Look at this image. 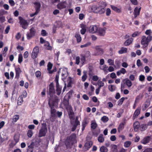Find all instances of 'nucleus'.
<instances>
[{
  "label": "nucleus",
  "mask_w": 152,
  "mask_h": 152,
  "mask_svg": "<svg viewBox=\"0 0 152 152\" xmlns=\"http://www.w3.org/2000/svg\"><path fill=\"white\" fill-rule=\"evenodd\" d=\"M76 137V134L72 133L70 135L67 136L65 140L64 143L67 149L70 148L74 144Z\"/></svg>",
  "instance_id": "obj_1"
},
{
  "label": "nucleus",
  "mask_w": 152,
  "mask_h": 152,
  "mask_svg": "<svg viewBox=\"0 0 152 152\" xmlns=\"http://www.w3.org/2000/svg\"><path fill=\"white\" fill-rule=\"evenodd\" d=\"M91 129L92 132H90L88 133L87 137H86V141H90V140L91 139L92 137V134H94V130L95 129V121H92L91 122Z\"/></svg>",
  "instance_id": "obj_2"
},
{
  "label": "nucleus",
  "mask_w": 152,
  "mask_h": 152,
  "mask_svg": "<svg viewBox=\"0 0 152 152\" xmlns=\"http://www.w3.org/2000/svg\"><path fill=\"white\" fill-rule=\"evenodd\" d=\"M48 131L47 129L46 125H42L39 130L38 134V137H44L46 135V134Z\"/></svg>",
  "instance_id": "obj_3"
},
{
  "label": "nucleus",
  "mask_w": 152,
  "mask_h": 152,
  "mask_svg": "<svg viewBox=\"0 0 152 152\" xmlns=\"http://www.w3.org/2000/svg\"><path fill=\"white\" fill-rule=\"evenodd\" d=\"M78 117L77 116L75 119V121H71V124L72 125V126L71 128V130L72 132L74 131L77 126L80 125V122L78 120Z\"/></svg>",
  "instance_id": "obj_4"
},
{
  "label": "nucleus",
  "mask_w": 152,
  "mask_h": 152,
  "mask_svg": "<svg viewBox=\"0 0 152 152\" xmlns=\"http://www.w3.org/2000/svg\"><path fill=\"white\" fill-rule=\"evenodd\" d=\"M19 23L21 26L24 29H26L28 25L27 20L23 19L22 17L19 16L18 17Z\"/></svg>",
  "instance_id": "obj_5"
},
{
  "label": "nucleus",
  "mask_w": 152,
  "mask_h": 152,
  "mask_svg": "<svg viewBox=\"0 0 152 152\" xmlns=\"http://www.w3.org/2000/svg\"><path fill=\"white\" fill-rule=\"evenodd\" d=\"M54 87L53 82L51 83L49 85V94L51 97H53L55 93Z\"/></svg>",
  "instance_id": "obj_6"
},
{
  "label": "nucleus",
  "mask_w": 152,
  "mask_h": 152,
  "mask_svg": "<svg viewBox=\"0 0 152 152\" xmlns=\"http://www.w3.org/2000/svg\"><path fill=\"white\" fill-rule=\"evenodd\" d=\"M39 48L37 46H35L33 49L31 57L33 59L36 58L39 53Z\"/></svg>",
  "instance_id": "obj_7"
},
{
  "label": "nucleus",
  "mask_w": 152,
  "mask_h": 152,
  "mask_svg": "<svg viewBox=\"0 0 152 152\" xmlns=\"http://www.w3.org/2000/svg\"><path fill=\"white\" fill-rule=\"evenodd\" d=\"M30 32L27 33V37L30 38L33 37L35 34L36 31L35 28L32 27L30 30Z\"/></svg>",
  "instance_id": "obj_8"
},
{
  "label": "nucleus",
  "mask_w": 152,
  "mask_h": 152,
  "mask_svg": "<svg viewBox=\"0 0 152 152\" xmlns=\"http://www.w3.org/2000/svg\"><path fill=\"white\" fill-rule=\"evenodd\" d=\"M151 138L150 136H147L145 137L140 142L141 143L145 145L149 143L151 140Z\"/></svg>",
  "instance_id": "obj_9"
},
{
  "label": "nucleus",
  "mask_w": 152,
  "mask_h": 152,
  "mask_svg": "<svg viewBox=\"0 0 152 152\" xmlns=\"http://www.w3.org/2000/svg\"><path fill=\"white\" fill-rule=\"evenodd\" d=\"M106 30V28L105 27H104L103 28H99L96 31V33L98 35L103 36L105 34V31Z\"/></svg>",
  "instance_id": "obj_10"
},
{
  "label": "nucleus",
  "mask_w": 152,
  "mask_h": 152,
  "mask_svg": "<svg viewBox=\"0 0 152 152\" xmlns=\"http://www.w3.org/2000/svg\"><path fill=\"white\" fill-rule=\"evenodd\" d=\"M93 144L92 142L90 141H87L86 142L85 144V145L83 147V149L85 151H86L88 150L89 148L92 146Z\"/></svg>",
  "instance_id": "obj_11"
},
{
  "label": "nucleus",
  "mask_w": 152,
  "mask_h": 152,
  "mask_svg": "<svg viewBox=\"0 0 152 152\" xmlns=\"http://www.w3.org/2000/svg\"><path fill=\"white\" fill-rule=\"evenodd\" d=\"M66 1L61 2L57 5V8L60 10L65 8L66 7Z\"/></svg>",
  "instance_id": "obj_12"
},
{
  "label": "nucleus",
  "mask_w": 152,
  "mask_h": 152,
  "mask_svg": "<svg viewBox=\"0 0 152 152\" xmlns=\"http://www.w3.org/2000/svg\"><path fill=\"white\" fill-rule=\"evenodd\" d=\"M81 29L80 30V33L82 34H84L86 32V30L88 29V27L83 23L80 25Z\"/></svg>",
  "instance_id": "obj_13"
},
{
  "label": "nucleus",
  "mask_w": 152,
  "mask_h": 152,
  "mask_svg": "<svg viewBox=\"0 0 152 152\" xmlns=\"http://www.w3.org/2000/svg\"><path fill=\"white\" fill-rule=\"evenodd\" d=\"M151 39H142L141 41V44L145 47L148 45L149 42L151 41Z\"/></svg>",
  "instance_id": "obj_14"
},
{
  "label": "nucleus",
  "mask_w": 152,
  "mask_h": 152,
  "mask_svg": "<svg viewBox=\"0 0 152 152\" xmlns=\"http://www.w3.org/2000/svg\"><path fill=\"white\" fill-rule=\"evenodd\" d=\"M20 135L18 134H15L14 137V140L15 141V143L13 144L12 142L10 143V145H13V146L15 145L20 140Z\"/></svg>",
  "instance_id": "obj_15"
},
{
  "label": "nucleus",
  "mask_w": 152,
  "mask_h": 152,
  "mask_svg": "<svg viewBox=\"0 0 152 152\" xmlns=\"http://www.w3.org/2000/svg\"><path fill=\"white\" fill-rule=\"evenodd\" d=\"M103 53V49L98 46L96 47V55H102Z\"/></svg>",
  "instance_id": "obj_16"
},
{
  "label": "nucleus",
  "mask_w": 152,
  "mask_h": 152,
  "mask_svg": "<svg viewBox=\"0 0 152 152\" xmlns=\"http://www.w3.org/2000/svg\"><path fill=\"white\" fill-rule=\"evenodd\" d=\"M140 10L141 7L138 9L137 7H136L135 8L134 10V15L135 18H136L139 15Z\"/></svg>",
  "instance_id": "obj_17"
},
{
  "label": "nucleus",
  "mask_w": 152,
  "mask_h": 152,
  "mask_svg": "<svg viewBox=\"0 0 152 152\" xmlns=\"http://www.w3.org/2000/svg\"><path fill=\"white\" fill-rule=\"evenodd\" d=\"M68 113L69 118L71 120H74L75 119V118L74 117V113L72 109L70 110L68 112Z\"/></svg>",
  "instance_id": "obj_18"
},
{
  "label": "nucleus",
  "mask_w": 152,
  "mask_h": 152,
  "mask_svg": "<svg viewBox=\"0 0 152 152\" xmlns=\"http://www.w3.org/2000/svg\"><path fill=\"white\" fill-rule=\"evenodd\" d=\"M88 121L86 119H84L82 122V131H83L85 129V128L87 124L88 123Z\"/></svg>",
  "instance_id": "obj_19"
},
{
  "label": "nucleus",
  "mask_w": 152,
  "mask_h": 152,
  "mask_svg": "<svg viewBox=\"0 0 152 152\" xmlns=\"http://www.w3.org/2000/svg\"><path fill=\"white\" fill-rule=\"evenodd\" d=\"M62 87L60 86L59 85H56V93L58 96H59L61 92Z\"/></svg>",
  "instance_id": "obj_20"
},
{
  "label": "nucleus",
  "mask_w": 152,
  "mask_h": 152,
  "mask_svg": "<svg viewBox=\"0 0 152 152\" xmlns=\"http://www.w3.org/2000/svg\"><path fill=\"white\" fill-rule=\"evenodd\" d=\"M140 108H137L135 111L133 115V119H135L140 113Z\"/></svg>",
  "instance_id": "obj_21"
},
{
  "label": "nucleus",
  "mask_w": 152,
  "mask_h": 152,
  "mask_svg": "<svg viewBox=\"0 0 152 152\" xmlns=\"http://www.w3.org/2000/svg\"><path fill=\"white\" fill-rule=\"evenodd\" d=\"M134 129L135 132H137L140 127V123L138 121L134 122L133 124Z\"/></svg>",
  "instance_id": "obj_22"
},
{
  "label": "nucleus",
  "mask_w": 152,
  "mask_h": 152,
  "mask_svg": "<svg viewBox=\"0 0 152 152\" xmlns=\"http://www.w3.org/2000/svg\"><path fill=\"white\" fill-rule=\"evenodd\" d=\"M125 84L128 87H130L132 86V83L131 81L128 78L124 80Z\"/></svg>",
  "instance_id": "obj_23"
},
{
  "label": "nucleus",
  "mask_w": 152,
  "mask_h": 152,
  "mask_svg": "<svg viewBox=\"0 0 152 152\" xmlns=\"http://www.w3.org/2000/svg\"><path fill=\"white\" fill-rule=\"evenodd\" d=\"M16 73L15 77L18 78L20 76V73L21 72V71L19 67L16 68H15Z\"/></svg>",
  "instance_id": "obj_24"
},
{
  "label": "nucleus",
  "mask_w": 152,
  "mask_h": 152,
  "mask_svg": "<svg viewBox=\"0 0 152 152\" xmlns=\"http://www.w3.org/2000/svg\"><path fill=\"white\" fill-rule=\"evenodd\" d=\"M125 124V122H124L121 123L118 127V131L120 132L121 131H122L124 128V126Z\"/></svg>",
  "instance_id": "obj_25"
},
{
  "label": "nucleus",
  "mask_w": 152,
  "mask_h": 152,
  "mask_svg": "<svg viewBox=\"0 0 152 152\" xmlns=\"http://www.w3.org/2000/svg\"><path fill=\"white\" fill-rule=\"evenodd\" d=\"M34 4L35 5V8L36 11H37L39 12L41 7V4L40 3L38 2H36L34 3Z\"/></svg>",
  "instance_id": "obj_26"
},
{
  "label": "nucleus",
  "mask_w": 152,
  "mask_h": 152,
  "mask_svg": "<svg viewBox=\"0 0 152 152\" xmlns=\"http://www.w3.org/2000/svg\"><path fill=\"white\" fill-rule=\"evenodd\" d=\"M51 108V116L53 117H55L56 116V110L54 108Z\"/></svg>",
  "instance_id": "obj_27"
},
{
  "label": "nucleus",
  "mask_w": 152,
  "mask_h": 152,
  "mask_svg": "<svg viewBox=\"0 0 152 152\" xmlns=\"http://www.w3.org/2000/svg\"><path fill=\"white\" fill-rule=\"evenodd\" d=\"M94 26L92 25L90 26L89 27H88V30L89 33H94L95 32L94 31Z\"/></svg>",
  "instance_id": "obj_28"
},
{
  "label": "nucleus",
  "mask_w": 152,
  "mask_h": 152,
  "mask_svg": "<svg viewBox=\"0 0 152 152\" xmlns=\"http://www.w3.org/2000/svg\"><path fill=\"white\" fill-rule=\"evenodd\" d=\"M127 48L122 47L121 48V49L118 51V53L120 54L125 53L127 52Z\"/></svg>",
  "instance_id": "obj_29"
},
{
  "label": "nucleus",
  "mask_w": 152,
  "mask_h": 152,
  "mask_svg": "<svg viewBox=\"0 0 152 152\" xmlns=\"http://www.w3.org/2000/svg\"><path fill=\"white\" fill-rule=\"evenodd\" d=\"M133 41V39H128L125 42L124 44L126 46L129 45L132 43Z\"/></svg>",
  "instance_id": "obj_30"
},
{
  "label": "nucleus",
  "mask_w": 152,
  "mask_h": 152,
  "mask_svg": "<svg viewBox=\"0 0 152 152\" xmlns=\"http://www.w3.org/2000/svg\"><path fill=\"white\" fill-rule=\"evenodd\" d=\"M111 8L114 11L118 13L121 12V10L118 8L117 7L113 5H111Z\"/></svg>",
  "instance_id": "obj_31"
},
{
  "label": "nucleus",
  "mask_w": 152,
  "mask_h": 152,
  "mask_svg": "<svg viewBox=\"0 0 152 152\" xmlns=\"http://www.w3.org/2000/svg\"><path fill=\"white\" fill-rule=\"evenodd\" d=\"M23 102V98L22 96H20L18 99V105H21Z\"/></svg>",
  "instance_id": "obj_32"
},
{
  "label": "nucleus",
  "mask_w": 152,
  "mask_h": 152,
  "mask_svg": "<svg viewBox=\"0 0 152 152\" xmlns=\"http://www.w3.org/2000/svg\"><path fill=\"white\" fill-rule=\"evenodd\" d=\"M102 134H100L98 138V140L99 142H102L104 141V138L103 137Z\"/></svg>",
  "instance_id": "obj_33"
},
{
  "label": "nucleus",
  "mask_w": 152,
  "mask_h": 152,
  "mask_svg": "<svg viewBox=\"0 0 152 152\" xmlns=\"http://www.w3.org/2000/svg\"><path fill=\"white\" fill-rule=\"evenodd\" d=\"M60 71L58 72V75H57L56 76L55 81L56 83V85H59L58 83L59 74Z\"/></svg>",
  "instance_id": "obj_34"
},
{
  "label": "nucleus",
  "mask_w": 152,
  "mask_h": 152,
  "mask_svg": "<svg viewBox=\"0 0 152 152\" xmlns=\"http://www.w3.org/2000/svg\"><path fill=\"white\" fill-rule=\"evenodd\" d=\"M19 115H16L13 116L12 118V122H15L19 119Z\"/></svg>",
  "instance_id": "obj_35"
},
{
  "label": "nucleus",
  "mask_w": 152,
  "mask_h": 152,
  "mask_svg": "<svg viewBox=\"0 0 152 152\" xmlns=\"http://www.w3.org/2000/svg\"><path fill=\"white\" fill-rule=\"evenodd\" d=\"M107 66L105 65H104L103 66L101 65L99 67L101 69L105 72H107Z\"/></svg>",
  "instance_id": "obj_36"
},
{
  "label": "nucleus",
  "mask_w": 152,
  "mask_h": 152,
  "mask_svg": "<svg viewBox=\"0 0 152 152\" xmlns=\"http://www.w3.org/2000/svg\"><path fill=\"white\" fill-rule=\"evenodd\" d=\"M100 150L101 152H107L108 149L106 147L103 146L101 147Z\"/></svg>",
  "instance_id": "obj_37"
},
{
  "label": "nucleus",
  "mask_w": 152,
  "mask_h": 152,
  "mask_svg": "<svg viewBox=\"0 0 152 152\" xmlns=\"http://www.w3.org/2000/svg\"><path fill=\"white\" fill-rule=\"evenodd\" d=\"M147 124H143L141 125L140 127L141 129V131H143L146 130L147 128Z\"/></svg>",
  "instance_id": "obj_38"
},
{
  "label": "nucleus",
  "mask_w": 152,
  "mask_h": 152,
  "mask_svg": "<svg viewBox=\"0 0 152 152\" xmlns=\"http://www.w3.org/2000/svg\"><path fill=\"white\" fill-rule=\"evenodd\" d=\"M33 132L32 130H28L27 133V135L29 137H31L33 135Z\"/></svg>",
  "instance_id": "obj_39"
},
{
  "label": "nucleus",
  "mask_w": 152,
  "mask_h": 152,
  "mask_svg": "<svg viewBox=\"0 0 152 152\" xmlns=\"http://www.w3.org/2000/svg\"><path fill=\"white\" fill-rule=\"evenodd\" d=\"M108 119V118L107 116H103L101 118V121L104 122H107Z\"/></svg>",
  "instance_id": "obj_40"
},
{
  "label": "nucleus",
  "mask_w": 152,
  "mask_h": 152,
  "mask_svg": "<svg viewBox=\"0 0 152 152\" xmlns=\"http://www.w3.org/2000/svg\"><path fill=\"white\" fill-rule=\"evenodd\" d=\"M109 89L111 91H113L116 89L115 86L113 85H111L109 86Z\"/></svg>",
  "instance_id": "obj_41"
},
{
  "label": "nucleus",
  "mask_w": 152,
  "mask_h": 152,
  "mask_svg": "<svg viewBox=\"0 0 152 152\" xmlns=\"http://www.w3.org/2000/svg\"><path fill=\"white\" fill-rule=\"evenodd\" d=\"M23 56L22 55L20 54L18 55V62L19 64H21L23 61Z\"/></svg>",
  "instance_id": "obj_42"
},
{
  "label": "nucleus",
  "mask_w": 152,
  "mask_h": 152,
  "mask_svg": "<svg viewBox=\"0 0 152 152\" xmlns=\"http://www.w3.org/2000/svg\"><path fill=\"white\" fill-rule=\"evenodd\" d=\"M45 46H46L45 48L47 50H52V47L50 45V44L48 42H47V44H46Z\"/></svg>",
  "instance_id": "obj_43"
},
{
  "label": "nucleus",
  "mask_w": 152,
  "mask_h": 152,
  "mask_svg": "<svg viewBox=\"0 0 152 152\" xmlns=\"http://www.w3.org/2000/svg\"><path fill=\"white\" fill-rule=\"evenodd\" d=\"M131 144V142L129 141H127L125 142L124 143V146L126 147L127 148Z\"/></svg>",
  "instance_id": "obj_44"
},
{
  "label": "nucleus",
  "mask_w": 152,
  "mask_h": 152,
  "mask_svg": "<svg viewBox=\"0 0 152 152\" xmlns=\"http://www.w3.org/2000/svg\"><path fill=\"white\" fill-rule=\"evenodd\" d=\"M112 150L113 152H118V151L116 145H113L112 146Z\"/></svg>",
  "instance_id": "obj_45"
},
{
  "label": "nucleus",
  "mask_w": 152,
  "mask_h": 152,
  "mask_svg": "<svg viewBox=\"0 0 152 152\" xmlns=\"http://www.w3.org/2000/svg\"><path fill=\"white\" fill-rule=\"evenodd\" d=\"M87 77L86 72H84V74L82 77V80L83 82L85 81L86 80Z\"/></svg>",
  "instance_id": "obj_46"
},
{
  "label": "nucleus",
  "mask_w": 152,
  "mask_h": 152,
  "mask_svg": "<svg viewBox=\"0 0 152 152\" xmlns=\"http://www.w3.org/2000/svg\"><path fill=\"white\" fill-rule=\"evenodd\" d=\"M125 99L124 97H122L120 99L118 102V105H121L124 100Z\"/></svg>",
  "instance_id": "obj_47"
},
{
  "label": "nucleus",
  "mask_w": 152,
  "mask_h": 152,
  "mask_svg": "<svg viewBox=\"0 0 152 152\" xmlns=\"http://www.w3.org/2000/svg\"><path fill=\"white\" fill-rule=\"evenodd\" d=\"M29 149H28L27 152H30V151L32 150L33 151V148H34V145L32 143H31L28 146Z\"/></svg>",
  "instance_id": "obj_48"
},
{
  "label": "nucleus",
  "mask_w": 152,
  "mask_h": 152,
  "mask_svg": "<svg viewBox=\"0 0 152 152\" xmlns=\"http://www.w3.org/2000/svg\"><path fill=\"white\" fill-rule=\"evenodd\" d=\"M99 4L101 7H104L106 6L107 4L105 2L103 1L100 2H99Z\"/></svg>",
  "instance_id": "obj_49"
},
{
  "label": "nucleus",
  "mask_w": 152,
  "mask_h": 152,
  "mask_svg": "<svg viewBox=\"0 0 152 152\" xmlns=\"http://www.w3.org/2000/svg\"><path fill=\"white\" fill-rule=\"evenodd\" d=\"M47 66V69L48 70H50L51 69L52 67L53 64L50 62H48V64Z\"/></svg>",
  "instance_id": "obj_50"
},
{
  "label": "nucleus",
  "mask_w": 152,
  "mask_h": 152,
  "mask_svg": "<svg viewBox=\"0 0 152 152\" xmlns=\"http://www.w3.org/2000/svg\"><path fill=\"white\" fill-rule=\"evenodd\" d=\"M54 104L55 102L54 101H53L51 102H50V101H49L48 102L50 108H54Z\"/></svg>",
  "instance_id": "obj_51"
},
{
  "label": "nucleus",
  "mask_w": 152,
  "mask_h": 152,
  "mask_svg": "<svg viewBox=\"0 0 152 152\" xmlns=\"http://www.w3.org/2000/svg\"><path fill=\"white\" fill-rule=\"evenodd\" d=\"M91 45V43L90 42H88L87 43L84 44V45H82L80 46V47L81 48H83L84 47H87Z\"/></svg>",
  "instance_id": "obj_52"
},
{
  "label": "nucleus",
  "mask_w": 152,
  "mask_h": 152,
  "mask_svg": "<svg viewBox=\"0 0 152 152\" xmlns=\"http://www.w3.org/2000/svg\"><path fill=\"white\" fill-rule=\"evenodd\" d=\"M6 21L5 16H0V23H2Z\"/></svg>",
  "instance_id": "obj_53"
},
{
  "label": "nucleus",
  "mask_w": 152,
  "mask_h": 152,
  "mask_svg": "<svg viewBox=\"0 0 152 152\" xmlns=\"http://www.w3.org/2000/svg\"><path fill=\"white\" fill-rule=\"evenodd\" d=\"M97 84L98 85L99 87L101 88L103 86H104V83L101 81H99Z\"/></svg>",
  "instance_id": "obj_54"
},
{
  "label": "nucleus",
  "mask_w": 152,
  "mask_h": 152,
  "mask_svg": "<svg viewBox=\"0 0 152 152\" xmlns=\"http://www.w3.org/2000/svg\"><path fill=\"white\" fill-rule=\"evenodd\" d=\"M108 62L110 65H114V61L111 59H108Z\"/></svg>",
  "instance_id": "obj_55"
},
{
  "label": "nucleus",
  "mask_w": 152,
  "mask_h": 152,
  "mask_svg": "<svg viewBox=\"0 0 152 152\" xmlns=\"http://www.w3.org/2000/svg\"><path fill=\"white\" fill-rule=\"evenodd\" d=\"M7 18L8 19L7 22L11 24H13V23L14 20L12 18L10 17L9 19H8V17H7Z\"/></svg>",
  "instance_id": "obj_56"
},
{
  "label": "nucleus",
  "mask_w": 152,
  "mask_h": 152,
  "mask_svg": "<svg viewBox=\"0 0 152 152\" xmlns=\"http://www.w3.org/2000/svg\"><path fill=\"white\" fill-rule=\"evenodd\" d=\"M35 75L37 77H40L41 75V72L40 71H38L35 72Z\"/></svg>",
  "instance_id": "obj_57"
},
{
  "label": "nucleus",
  "mask_w": 152,
  "mask_h": 152,
  "mask_svg": "<svg viewBox=\"0 0 152 152\" xmlns=\"http://www.w3.org/2000/svg\"><path fill=\"white\" fill-rule=\"evenodd\" d=\"M145 76L142 75H140L139 76V80L141 81H143L145 80Z\"/></svg>",
  "instance_id": "obj_58"
},
{
  "label": "nucleus",
  "mask_w": 152,
  "mask_h": 152,
  "mask_svg": "<svg viewBox=\"0 0 152 152\" xmlns=\"http://www.w3.org/2000/svg\"><path fill=\"white\" fill-rule=\"evenodd\" d=\"M9 2L10 6H13L15 5V3L13 0H9Z\"/></svg>",
  "instance_id": "obj_59"
},
{
  "label": "nucleus",
  "mask_w": 152,
  "mask_h": 152,
  "mask_svg": "<svg viewBox=\"0 0 152 152\" xmlns=\"http://www.w3.org/2000/svg\"><path fill=\"white\" fill-rule=\"evenodd\" d=\"M35 126L33 124L29 125L28 126V128L29 130H32L34 129Z\"/></svg>",
  "instance_id": "obj_60"
},
{
  "label": "nucleus",
  "mask_w": 152,
  "mask_h": 152,
  "mask_svg": "<svg viewBox=\"0 0 152 152\" xmlns=\"http://www.w3.org/2000/svg\"><path fill=\"white\" fill-rule=\"evenodd\" d=\"M47 34L46 31L45 30H42L41 31V34L43 36H45Z\"/></svg>",
  "instance_id": "obj_61"
},
{
  "label": "nucleus",
  "mask_w": 152,
  "mask_h": 152,
  "mask_svg": "<svg viewBox=\"0 0 152 152\" xmlns=\"http://www.w3.org/2000/svg\"><path fill=\"white\" fill-rule=\"evenodd\" d=\"M111 13V10L109 8H107L106 10V15L108 16Z\"/></svg>",
  "instance_id": "obj_62"
},
{
  "label": "nucleus",
  "mask_w": 152,
  "mask_h": 152,
  "mask_svg": "<svg viewBox=\"0 0 152 152\" xmlns=\"http://www.w3.org/2000/svg\"><path fill=\"white\" fill-rule=\"evenodd\" d=\"M80 62V57L79 56H77L76 58V63L77 65H78Z\"/></svg>",
  "instance_id": "obj_63"
},
{
  "label": "nucleus",
  "mask_w": 152,
  "mask_h": 152,
  "mask_svg": "<svg viewBox=\"0 0 152 152\" xmlns=\"http://www.w3.org/2000/svg\"><path fill=\"white\" fill-rule=\"evenodd\" d=\"M152 148H148L146 149L143 152H152Z\"/></svg>",
  "instance_id": "obj_64"
}]
</instances>
